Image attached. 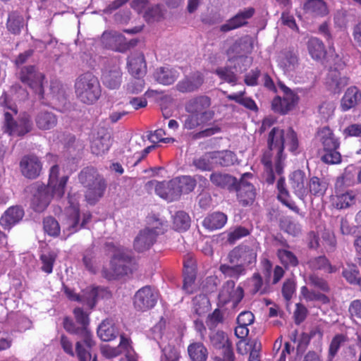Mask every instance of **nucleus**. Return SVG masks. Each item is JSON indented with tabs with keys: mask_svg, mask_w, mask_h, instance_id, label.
I'll return each mask as SVG.
<instances>
[{
	"mask_svg": "<svg viewBox=\"0 0 361 361\" xmlns=\"http://www.w3.org/2000/svg\"><path fill=\"white\" fill-rule=\"evenodd\" d=\"M288 150L296 153L298 147L297 135L292 128L284 130L279 128H273L269 133L267 139L268 149L264 152L262 163L267 173L266 180L271 184L275 180L274 171L280 175L283 173L286 159L284 146Z\"/></svg>",
	"mask_w": 361,
	"mask_h": 361,
	"instance_id": "nucleus-1",
	"label": "nucleus"
},
{
	"mask_svg": "<svg viewBox=\"0 0 361 361\" xmlns=\"http://www.w3.org/2000/svg\"><path fill=\"white\" fill-rule=\"evenodd\" d=\"M73 314L80 326H76L69 317H65L63 322V328L68 333L78 336L75 353L79 361H88L91 359V350L96 344L93 340V336L88 329L89 315L80 307H75L73 310Z\"/></svg>",
	"mask_w": 361,
	"mask_h": 361,
	"instance_id": "nucleus-2",
	"label": "nucleus"
},
{
	"mask_svg": "<svg viewBox=\"0 0 361 361\" xmlns=\"http://www.w3.org/2000/svg\"><path fill=\"white\" fill-rule=\"evenodd\" d=\"M78 180L85 188V197L91 204H94L103 197L106 183L101 175L93 167H86L79 175Z\"/></svg>",
	"mask_w": 361,
	"mask_h": 361,
	"instance_id": "nucleus-3",
	"label": "nucleus"
},
{
	"mask_svg": "<svg viewBox=\"0 0 361 361\" xmlns=\"http://www.w3.org/2000/svg\"><path fill=\"white\" fill-rule=\"evenodd\" d=\"M0 111H3L4 126L6 132L11 135L23 136L32 129V122L27 116H23L18 120L14 118L18 111L16 106L8 104L7 95L4 93L0 97Z\"/></svg>",
	"mask_w": 361,
	"mask_h": 361,
	"instance_id": "nucleus-4",
	"label": "nucleus"
},
{
	"mask_svg": "<svg viewBox=\"0 0 361 361\" xmlns=\"http://www.w3.org/2000/svg\"><path fill=\"white\" fill-rule=\"evenodd\" d=\"M66 180L64 178L58 186L54 188L36 182L31 185L32 194V207L37 212H43L50 204L52 198L61 199L65 194Z\"/></svg>",
	"mask_w": 361,
	"mask_h": 361,
	"instance_id": "nucleus-5",
	"label": "nucleus"
},
{
	"mask_svg": "<svg viewBox=\"0 0 361 361\" xmlns=\"http://www.w3.org/2000/svg\"><path fill=\"white\" fill-rule=\"evenodd\" d=\"M75 90L78 99L84 104H91L101 95V86L98 78L92 73L80 75L75 82Z\"/></svg>",
	"mask_w": 361,
	"mask_h": 361,
	"instance_id": "nucleus-6",
	"label": "nucleus"
},
{
	"mask_svg": "<svg viewBox=\"0 0 361 361\" xmlns=\"http://www.w3.org/2000/svg\"><path fill=\"white\" fill-rule=\"evenodd\" d=\"M133 264V253L130 250L121 246L115 247L110 262L111 271L104 270V276L113 280L128 275L132 272Z\"/></svg>",
	"mask_w": 361,
	"mask_h": 361,
	"instance_id": "nucleus-7",
	"label": "nucleus"
},
{
	"mask_svg": "<svg viewBox=\"0 0 361 361\" xmlns=\"http://www.w3.org/2000/svg\"><path fill=\"white\" fill-rule=\"evenodd\" d=\"M18 75L19 80L24 85L34 90L39 99L44 98L43 83L45 76L37 66L35 65L23 66L19 68Z\"/></svg>",
	"mask_w": 361,
	"mask_h": 361,
	"instance_id": "nucleus-8",
	"label": "nucleus"
},
{
	"mask_svg": "<svg viewBox=\"0 0 361 361\" xmlns=\"http://www.w3.org/2000/svg\"><path fill=\"white\" fill-rule=\"evenodd\" d=\"M226 260L231 264H242L246 269L256 262L257 250L254 246L240 244L228 252Z\"/></svg>",
	"mask_w": 361,
	"mask_h": 361,
	"instance_id": "nucleus-9",
	"label": "nucleus"
},
{
	"mask_svg": "<svg viewBox=\"0 0 361 361\" xmlns=\"http://www.w3.org/2000/svg\"><path fill=\"white\" fill-rule=\"evenodd\" d=\"M211 345L215 348L222 350V356L216 357L214 361H234L235 355L232 348V343L227 334L223 331H216L209 335Z\"/></svg>",
	"mask_w": 361,
	"mask_h": 361,
	"instance_id": "nucleus-10",
	"label": "nucleus"
},
{
	"mask_svg": "<svg viewBox=\"0 0 361 361\" xmlns=\"http://www.w3.org/2000/svg\"><path fill=\"white\" fill-rule=\"evenodd\" d=\"M157 298V293L151 286H146L136 292L133 298V305L137 311L145 312L155 305Z\"/></svg>",
	"mask_w": 361,
	"mask_h": 361,
	"instance_id": "nucleus-11",
	"label": "nucleus"
},
{
	"mask_svg": "<svg viewBox=\"0 0 361 361\" xmlns=\"http://www.w3.org/2000/svg\"><path fill=\"white\" fill-rule=\"evenodd\" d=\"M65 216L63 226L65 229L69 231V234L73 233L84 227L92 216L90 214H84L82 221L79 224V208L77 204L73 203H71L70 207L66 209Z\"/></svg>",
	"mask_w": 361,
	"mask_h": 361,
	"instance_id": "nucleus-12",
	"label": "nucleus"
},
{
	"mask_svg": "<svg viewBox=\"0 0 361 361\" xmlns=\"http://www.w3.org/2000/svg\"><path fill=\"white\" fill-rule=\"evenodd\" d=\"M247 58L235 57L229 60L233 63V66H227L224 68H219L216 70L218 76L224 81L235 85L238 80L237 73H241L246 70V68H242L240 64L245 63Z\"/></svg>",
	"mask_w": 361,
	"mask_h": 361,
	"instance_id": "nucleus-13",
	"label": "nucleus"
},
{
	"mask_svg": "<svg viewBox=\"0 0 361 361\" xmlns=\"http://www.w3.org/2000/svg\"><path fill=\"white\" fill-rule=\"evenodd\" d=\"M249 176L250 173H244L240 182L237 181L235 188L233 189L237 192L239 202L244 207L252 204L256 196L254 186L245 180V178Z\"/></svg>",
	"mask_w": 361,
	"mask_h": 361,
	"instance_id": "nucleus-14",
	"label": "nucleus"
},
{
	"mask_svg": "<svg viewBox=\"0 0 361 361\" xmlns=\"http://www.w3.org/2000/svg\"><path fill=\"white\" fill-rule=\"evenodd\" d=\"M235 286L234 280L226 281L219 294L220 300L224 303L233 302L234 307L237 306L244 297L243 288L238 286L235 288Z\"/></svg>",
	"mask_w": 361,
	"mask_h": 361,
	"instance_id": "nucleus-15",
	"label": "nucleus"
},
{
	"mask_svg": "<svg viewBox=\"0 0 361 361\" xmlns=\"http://www.w3.org/2000/svg\"><path fill=\"white\" fill-rule=\"evenodd\" d=\"M255 13L252 7L245 8L238 11L236 15L226 21L220 27V30L224 32L237 29L247 23V20L251 18Z\"/></svg>",
	"mask_w": 361,
	"mask_h": 361,
	"instance_id": "nucleus-16",
	"label": "nucleus"
},
{
	"mask_svg": "<svg viewBox=\"0 0 361 361\" xmlns=\"http://www.w3.org/2000/svg\"><path fill=\"white\" fill-rule=\"evenodd\" d=\"M298 97L288 87L284 89L283 97H276L272 101V109L281 114L288 113L296 104Z\"/></svg>",
	"mask_w": 361,
	"mask_h": 361,
	"instance_id": "nucleus-17",
	"label": "nucleus"
},
{
	"mask_svg": "<svg viewBox=\"0 0 361 361\" xmlns=\"http://www.w3.org/2000/svg\"><path fill=\"white\" fill-rule=\"evenodd\" d=\"M156 193L168 202L177 200L181 196L176 178L168 182L158 183L155 187Z\"/></svg>",
	"mask_w": 361,
	"mask_h": 361,
	"instance_id": "nucleus-18",
	"label": "nucleus"
},
{
	"mask_svg": "<svg viewBox=\"0 0 361 361\" xmlns=\"http://www.w3.org/2000/svg\"><path fill=\"white\" fill-rule=\"evenodd\" d=\"M124 41L125 37L114 30L104 31L101 37V42L106 48L119 52H123L128 48Z\"/></svg>",
	"mask_w": 361,
	"mask_h": 361,
	"instance_id": "nucleus-19",
	"label": "nucleus"
},
{
	"mask_svg": "<svg viewBox=\"0 0 361 361\" xmlns=\"http://www.w3.org/2000/svg\"><path fill=\"white\" fill-rule=\"evenodd\" d=\"M289 185L300 200H304L308 193L305 173L301 170L293 171L289 178Z\"/></svg>",
	"mask_w": 361,
	"mask_h": 361,
	"instance_id": "nucleus-20",
	"label": "nucleus"
},
{
	"mask_svg": "<svg viewBox=\"0 0 361 361\" xmlns=\"http://www.w3.org/2000/svg\"><path fill=\"white\" fill-rule=\"evenodd\" d=\"M23 175L30 179L38 177L42 171V163L35 155H27L23 157L20 163Z\"/></svg>",
	"mask_w": 361,
	"mask_h": 361,
	"instance_id": "nucleus-21",
	"label": "nucleus"
},
{
	"mask_svg": "<svg viewBox=\"0 0 361 361\" xmlns=\"http://www.w3.org/2000/svg\"><path fill=\"white\" fill-rule=\"evenodd\" d=\"M211 105V99L207 96H199L195 97L187 102L185 104V110L189 114H195L201 117L209 115L212 114L207 111V109Z\"/></svg>",
	"mask_w": 361,
	"mask_h": 361,
	"instance_id": "nucleus-22",
	"label": "nucleus"
},
{
	"mask_svg": "<svg viewBox=\"0 0 361 361\" xmlns=\"http://www.w3.org/2000/svg\"><path fill=\"white\" fill-rule=\"evenodd\" d=\"M157 229L147 228L140 232L134 240V247L137 252L148 250L154 244L159 233Z\"/></svg>",
	"mask_w": 361,
	"mask_h": 361,
	"instance_id": "nucleus-23",
	"label": "nucleus"
},
{
	"mask_svg": "<svg viewBox=\"0 0 361 361\" xmlns=\"http://www.w3.org/2000/svg\"><path fill=\"white\" fill-rule=\"evenodd\" d=\"M111 145L110 133L105 128L98 130L97 136L92 142V152L96 155H102L106 152Z\"/></svg>",
	"mask_w": 361,
	"mask_h": 361,
	"instance_id": "nucleus-24",
	"label": "nucleus"
},
{
	"mask_svg": "<svg viewBox=\"0 0 361 361\" xmlns=\"http://www.w3.org/2000/svg\"><path fill=\"white\" fill-rule=\"evenodd\" d=\"M204 82L202 74L194 73L180 80L176 85L178 91L182 93L193 92L199 90Z\"/></svg>",
	"mask_w": 361,
	"mask_h": 361,
	"instance_id": "nucleus-25",
	"label": "nucleus"
},
{
	"mask_svg": "<svg viewBox=\"0 0 361 361\" xmlns=\"http://www.w3.org/2000/svg\"><path fill=\"white\" fill-rule=\"evenodd\" d=\"M24 216V210L20 207H9L0 218V225L4 229L10 230L20 222Z\"/></svg>",
	"mask_w": 361,
	"mask_h": 361,
	"instance_id": "nucleus-26",
	"label": "nucleus"
},
{
	"mask_svg": "<svg viewBox=\"0 0 361 361\" xmlns=\"http://www.w3.org/2000/svg\"><path fill=\"white\" fill-rule=\"evenodd\" d=\"M329 89L334 93H339L348 84V78L341 76V73L334 69H330L326 79Z\"/></svg>",
	"mask_w": 361,
	"mask_h": 361,
	"instance_id": "nucleus-27",
	"label": "nucleus"
},
{
	"mask_svg": "<svg viewBox=\"0 0 361 361\" xmlns=\"http://www.w3.org/2000/svg\"><path fill=\"white\" fill-rule=\"evenodd\" d=\"M121 75L120 67L116 64L106 68L102 75L104 85L112 90L118 88L121 83Z\"/></svg>",
	"mask_w": 361,
	"mask_h": 361,
	"instance_id": "nucleus-28",
	"label": "nucleus"
},
{
	"mask_svg": "<svg viewBox=\"0 0 361 361\" xmlns=\"http://www.w3.org/2000/svg\"><path fill=\"white\" fill-rule=\"evenodd\" d=\"M106 293L105 289L100 287H88L82 290L81 294L80 302L87 305L90 309H92L97 300L104 296Z\"/></svg>",
	"mask_w": 361,
	"mask_h": 361,
	"instance_id": "nucleus-29",
	"label": "nucleus"
},
{
	"mask_svg": "<svg viewBox=\"0 0 361 361\" xmlns=\"http://www.w3.org/2000/svg\"><path fill=\"white\" fill-rule=\"evenodd\" d=\"M361 101V92L357 87L353 86L347 89L341 102V107L346 111L355 106Z\"/></svg>",
	"mask_w": 361,
	"mask_h": 361,
	"instance_id": "nucleus-30",
	"label": "nucleus"
},
{
	"mask_svg": "<svg viewBox=\"0 0 361 361\" xmlns=\"http://www.w3.org/2000/svg\"><path fill=\"white\" fill-rule=\"evenodd\" d=\"M210 181L215 186L233 191L237 183V179L228 174L221 173H212L210 175Z\"/></svg>",
	"mask_w": 361,
	"mask_h": 361,
	"instance_id": "nucleus-31",
	"label": "nucleus"
},
{
	"mask_svg": "<svg viewBox=\"0 0 361 361\" xmlns=\"http://www.w3.org/2000/svg\"><path fill=\"white\" fill-rule=\"evenodd\" d=\"M357 178V167L349 165L344 169L343 174L338 177L335 183L336 189L342 190L345 187L353 185Z\"/></svg>",
	"mask_w": 361,
	"mask_h": 361,
	"instance_id": "nucleus-32",
	"label": "nucleus"
},
{
	"mask_svg": "<svg viewBox=\"0 0 361 361\" xmlns=\"http://www.w3.org/2000/svg\"><path fill=\"white\" fill-rule=\"evenodd\" d=\"M179 76L178 72L169 67H160L154 73V77L158 82L164 85L173 83Z\"/></svg>",
	"mask_w": 361,
	"mask_h": 361,
	"instance_id": "nucleus-33",
	"label": "nucleus"
},
{
	"mask_svg": "<svg viewBox=\"0 0 361 361\" xmlns=\"http://www.w3.org/2000/svg\"><path fill=\"white\" fill-rule=\"evenodd\" d=\"M227 222V216L221 212H215L207 215L202 224L207 229L213 231L223 228Z\"/></svg>",
	"mask_w": 361,
	"mask_h": 361,
	"instance_id": "nucleus-34",
	"label": "nucleus"
},
{
	"mask_svg": "<svg viewBox=\"0 0 361 361\" xmlns=\"http://www.w3.org/2000/svg\"><path fill=\"white\" fill-rule=\"evenodd\" d=\"M35 123L40 130H49L56 126L57 118L51 111H40L35 117Z\"/></svg>",
	"mask_w": 361,
	"mask_h": 361,
	"instance_id": "nucleus-35",
	"label": "nucleus"
},
{
	"mask_svg": "<svg viewBox=\"0 0 361 361\" xmlns=\"http://www.w3.org/2000/svg\"><path fill=\"white\" fill-rule=\"evenodd\" d=\"M303 10L313 16H324L329 13L327 5L323 0H307L303 5Z\"/></svg>",
	"mask_w": 361,
	"mask_h": 361,
	"instance_id": "nucleus-36",
	"label": "nucleus"
},
{
	"mask_svg": "<svg viewBox=\"0 0 361 361\" xmlns=\"http://www.w3.org/2000/svg\"><path fill=\"white\" fill-rule=\"evenodd\" d=\"M279 65L284 71L293 70L298 64V55L293 50H284L281 51L278 59Z\"/></svg>",
	"mask_w": 361,
	"mask_h": 361,
	"instance_id": "nucleus-37",
	"label": "nucleus"
},
{
	"mask_svg": "<svg viewBox=\"0 0 361 361\" xmlns=\"http://www.w3.org/2000/svg\"><path fill=\"white\" fill-rule=\"evenodd\" d=\"M97 335L103 341H110L119 335V331L111 322L104 320L98 326Z\"/></svg>",
	"mask_w": 361,
	"mask_h": 361,
	"instance_id": "nucleus-38",
	"label": "nucleus"
},
{
	"mask_svg": "<svg viewBox=\"0 0 361 361\" xmlns=\"http://www.w3.org/2000/svg\"><path fill=\"white\" fill-rule=\"evenodd\" d=\"M307 264L308 268L312 271L323 270L328 273L336 271V267L332 266L329 260L324 255L310 258L307 262Z\"/></svg>",
	"mask_w": 361,
	"mask_h": 361,
	"instance_id": "nucleus-39",
	"label": "nucleus"
},
{
	"mask_svg": "<svg viewBox=\"0 0 361 361\" xmlns=\"http://www.w3.org/2000/svg\"><path fill=\"white\" fill-rule=\"evenodd\" d=\"M317 137L322 142L324 150L338 149L339 142L335 137L331 130L328 127H324L318 131Z\"/></svg>",
	"mask_w": 361,
	"mask_h": 361,
	"instance_id": "nucleus-40",
	"label": "nucleus"
},
{
	"mask_svg": "<svg viewBox=\"0 0 361 361\" xmlns=\"http://www.w3.org/2000/svg\"><path fill=\"white\" fill-rule=\"evenodd\" d=\"M219 271L224 274L226 278H231L238 280L240 276L246 274V269L243 267L242 264L228 263L221 264L219 266Z\"/></svg>",
	"mask_w": 361,
	"mask_h": 361,
	"instance_id": "nucleus-41",
	"label": "nucleus"
},
{
	"mask_svg": "<svg viewBox=\"0 0 361 361\" xmlns=\"http://www.w3.org/2000/svg\"><path fill=\"white\" fill-rule=\"evenodd\" d=\"M130 348L129 340L121 335L118 346L104 345L102 348V353L105 357L111 359L121 355L123 350L127 352Z\"/></svg>",
	"mask_w": 361,
	"mask_h": 361,
	"instance_id": "nucleus-42",
	"label": "nucleus"
},
{
	"mask_svg": "<svg viewBox=\"0 0 361 361\" xmlns=\"http://www.w3.org/2000/svg\"><path fill=\"white\" fill-rule=\"evenodd\" d=\"M25 25L23 16L17 11L10 12L8 15L6 28L13 35H19Z\"/></svg>",
	"mask_w": 361,
	"mask_h": 361,
	"instance_id": "nucleus-43",
	"label": "nucleus"
},
{
	"mask_svg": "<svg viewBox=\"0 0 361 361\" xmlns=\"http://www.w3.org/2000/svg\"><path fill=\"white\" fill-rule=\"evenodd\" d=\"M129 71L135 77H140L145 73L146 63L143 54H138L129 58L128 61Z\"/></svg>",
	"mask_w": 361,
	"mask_h": 361,
	"instance_id": "nucleus-44",
	"label": "nucleus"
},
{
	"mask_svg": "<svg viewBox=\"0 0 361 361\" xmlns=\"http://www.w3.org/2000/svg\"><path fill=\"white\" fill-rule=\"evenodd\" d=\"M188 353L192 361H206L208 357V351L201 342H195L188 347Z\"/></svg>",
	"mask_w": 361,
	"mask_h": 361,
	"instance_id": "nucleus-45",
	"label": "nucleus"
},
{
	"mask_svg": "<svg viewBox=\"0 0 361 361\" xmlns=\"http://www.w3.org/2000/svg\"><path fill=\"white\" fill-rule=\"evenodd\" d=\"M253 49V40L250 36H245L237 40L232 46V50L238 57L244 58L245 54L250 53Z\"/></svg>",
	"mask_w": 361,
	"mask_h": 361,
	"instance_id": "nucleus-46",
	"label": "nucleus"
},
{
	"mask_svg": "<svg viewBox=\"0 0 361 361\" xmlns=\"http://www.w3.org/2000/svg\"><path fill=\"white\" fill-rule=\"evenodd\" d=\"M214 166H228L234 164L235 155L231 151L212 152Z\"/></svg>",
	"mask_w": 361,
	"mask_h": 361,
	"instance_id": "nucleus-47",
	"label": "nucleus"
},
{
	"mask_svg": "<svg viewBox=\"0 0 361 361\" xmlns=\"http://www.w3.org/2000/svg\"><path fill=\"white\" fill-rule=\"evenodd\" d=\"M309 54L312 59L320 60L326 55V49L322 40L317 37H312L307 42Z\"/></svg>",
	"mask_w": 361,
	"mask_h": 361,
	"instance_id": "nucleus-48",
	"label": "nucleus"
},
{
	"mask_svg": "<svg viewBox=\"0 0 361 361\" xmlns=\"http://www.w3.org/2000/svg\"><path fill=\"white\" fill-rule=\"evenodd\" d=\"M50 100L55 104L65 106L66 103V94L64 89L55 82L50 85V94H47Z\"/></svg>",
	"mask_w": 361,
	"mask_h": 361,
	"instance_id": "nucleus-49",
	"label": "nucleus"
},
{
	"mask_svg": "<svg viewBox=\"0 0 361 361\" xmlns=\"http://www.w3.org/2000/svg\"><path fill=\"white\" fill-rule=\"evenodd\" d=\"M192 166L196 169L202 171H210L214 166L213 157L212 152H207L200 157H195L192 160Z\"/></svg>",
	"mask_w": 361,
	"mask_h": 361,
	"instance_id": "nucleus-50",
	"label": "nucleus"
},
{
	"mask_svg": "<svg viewBox=\"0 0 361 361\" xmlns=\"http://www.w3.org/2000/svg\"><path fill=\"white\" fill-rule=\"evenodd\" d=\"M327 188L328 184L325 180L314 176L310 180L308 192L314 196H323Z\"/></svg>",
	"mask_w": 361,
	"mask_h": 361,
	"instance_id": "nucleus-51",
	"label": "nucleus"
},
{
	"mask_svg": "<svg viewBox=\"0 0 361 361\" xmlns=\"http://www.w3.org/2000/svg\"><path fill=\"white\" fill-rule=\"evenodd\" d=\"M277 256L281 264L286 267H295L298 265L299 261L295 254L286 249H279Z\"/></svg>",
	"mask_w": 361,
	"mask_h": 361,
	"instance_id": "nucleus-52",
	"label": "nucleus"
},
{
	"mask_svg": "<svg viewBox=\"0 0 361 361\" xmlns=\"http://www.w3.org/2000/svg\"><path fill=\"white\" fill-rule=\"evenodd\" d=\"M348 337L342 334H336L331 340L329 348L328 359L332 361L333 358L338 353L340 348L348 342Z\"/></svg>",
	"mask_w": 361,
	"mask_h": 361,
	"instance_id": "nucleus-53",
	"label": "nucleus"
},
{
	"mask_svg": "<svg viewBox=\"0 0 361 361\" xmlns=\"http://www.w3.org/2000/svg\"><path fill=\"white\" fill-rule=\"evenodd\" d=\"M173 228L178 231H184L190 226V218L185 212H178L173 217Z\"/></svg>",
	"mask_w": 361,
	"mask_h": 361,
	"instance_id": "nucleus-54",
	"label": "nucleus"
},
{
	"mask_svg": "<svg viewBox=\"0 0 361 361\" xmlns=\"http://www.w3.org/2000/svg\"><path fill=\"white\" fill-rule=\"evenodd\" d=\"M180 194H188L192 192L196 186V180L189 176H184L176 178Z\"/></svg>",
	"mask_w": 361,
	"mask_h": 361,
	"instance_id": "nucleus-55",
	"label": "nucleus"
},
{
	"mask_svg": "<svg viewBox=\"0 0 361 361\" xmlns=\"http://www.w3.org/2000/svg\"><path fill=\"white\" fill-rule=\"evenodd\" d=\"M193 312L198 316L204 315L209 310V300L205 295H200L193 300Z\"/></svg>",
	"mask_w": 361,
	"mask_h": 361,
	"instance_id": "nucleus-56",
	"label": "nucleus"
},
{
	"mask_svg": "<svg viewBox=\"0 0 361 361\" xmlns=\"http://www.w3.org/2000/svg\"><path fill=\"white\" fill-rule=\"evenodd\" d=\"M43 228L45 233L54 237L58 236L61 231L59 222L52 216L44 219Z\"/></svg>",
	"mask_w": 361,
	"mask_h": 361,
	"instance_id": "nucleus-57",
	"label": "nucleus"
},
{
	"mask_svg": "<svg viewBox=\"0 0 361 361\" xmlns=\"http://www.w3.org/2000/svg\"><path fill=\"white\" fill-rule=\"evenodd\" d=\"M56 256L54 252H47L41 255L40 259L42 264L41 269L43 271L47 274H51L52 272Z\"/></svg>",
	"mask_w": 361,
	"mask_h": 361,
	"instance_id": "nucleus-58",
	"label": "nucleus"
},
{
	"mask_svg": "<svg viewBox=\"0 0 361 361\" xmlns=\"http://www.w3.org/2000/svg\"><path fill=\"white\" fill-rule=\"evenodd\" d=\"M161 351L160 361H179L180 352L174 345L168 344L162 348Z\"/></svg>",
	"mask_w": 361,
	"mask_h": 361,
	"instance_id": "nucleus-59",
	"label": "nucleus"
},
{
	"mask_svg": "<svg viewBox=\"0 0 361 361\" xmlns=\"http://www.w3.org/2000/svg\"><path fill=\"white\" fill-rule=\"evenodd\" d=\"M322 239L327 252H333L336 247V240L333 232L324 231L322 233Z\"/></svg>",
	"mask_w": 361,
	"mask_h": 361,
	"instance_id": "nucleus-60",
	"label": "nucleus"
},
{
	"mask_svg": "<svg viewBox=\"0 0 361 361\" xmlns=\"http://www.w3.org/2000/svg\"><path fill=\"white\" fill-rule=\"evenodd\" d=\"M296 284L293 279H286L282 286V295L286 301H289L295 293Z\"/></svg>",
	"mask_w": 361,
	"mask_h": 361,
	"instance_id": "nucleus-61",
	"label": "nucleus"
},
{
	"mask_svg": "<svg viewBox=\"0 0 361 361\" xmlns=\"http://www.w3.org/2000/svg\"><path fill=\"white\" fill-rule=\"evenodd\" d=\"M224 321V317L220 310L216 309L212 313L208 314L206 324L210 330L214 329L219 324Z\"/></svg>",
	"mask_w": 361,
	"mask_h": 361,
	"instance_id": "nucleus-62",
	"label": "nucleus"
},
{
	"mask_svg": "<svg viewBox=\"0 0 361 361\" xmlns=\"http://www.w3.org/2000/svg\"><path fill=\"white\" fill-rule=\"evenodd\" d=\"M324 152V154L321 157L323 162L328 164H336L341 162V156L337 149H326Z\"/></svg>",
	"mask_w": 361,
	"mask_h": 361,
	"instance_id": "nucleus-63",
	"label": "nucleus"
},
{
	"mask_svg": "<svg viewBox=\"0 0 361 361\" xmlns=\"http://www.w3.org/2000/svg\"><path fill=\"white\" fill-rule=\"evenodd\" d=\"M145 142V140L142 137L136 139L130 140L128 144V149L127 152L133 154V157L137 159V154H140V149L142 147V143Z\"/></svg>",
	"mask_w": 361,
	"mask_h": 361,
	"instance_id": "nucleus-64",
	"label": "nucleus"
}]
</instances>
